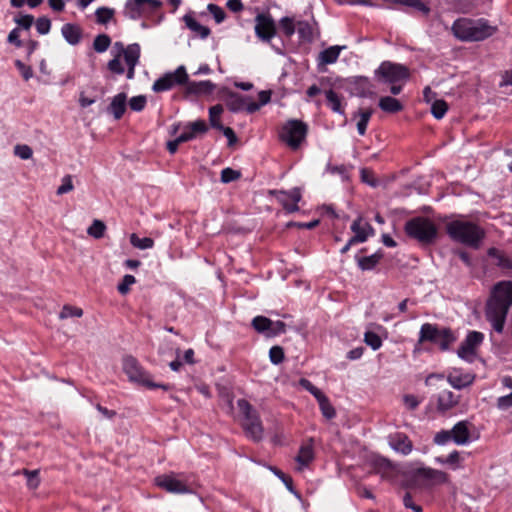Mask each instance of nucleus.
<instances>
[{
	"label": "nucleus",
	"mask_w": 512,
	"mask_h": 512,
	"mask_svg": "<svg viewBox=\"0 0 512 512\" xmlns=\"http://www.w3.org/2000/svg\"><path fill=\"white\" fill-rule=\"evenodd\" d=\"M83 315V310L81 308L71 306V305H64L60 314V319H67L69 317H81Z\"/></svg>",
	"instance_id": "nucleus-48"
},
{
	"label": "nucleus",
	"mask_w": 512,
	"mask_h": 512,
	"mask_svg": "<svg viewBox=\"0 0 512 512\" xmlns=\"http://www.w3.org/2000/svg\"><path fill=\"white\" fill-rule=\"evenodd\" d=\"M327 106L335 113L343 115L345 113L342 106V97L334 90L329 89L325 91Z\"/></svg>",
	"instance_id": "nucleus-31"
},
{
	"label": "nucleus",
	"mask_w": 512,
	"mask_h": 512,
	"mask_svg": "<svg viewBox=\"0 0 512 512\" xmlns=\"http://www.w3.org/2000/svg\"><path fill=\"white\" fill-rule=\"evenodd\" d=\"M378 106L382 111L391 114L398 113L404 108L398 99L391 96L381 97L379 99Z\"/></svg>",
	"instance_id": "nucleus-29"
},
{
	"label": "nucleus",
	"mask_w": 512,
	"mask_h": 512,
	"mask_svg": "<svg viewBox=\"0 0 512 512\" xmlns=\"http://www.w3.org/2000/svg\"><path fill=\"white\" fill-rule=\"evenodd\" d=\"M107 66L108 69L114 74L121 75L125 71L123 65L121 64L119 55H115L114 58L108 62Z\"/></svg>",
	"instance_id": "nucleus-60"
},
{
	"label": "nucleus",
	"mask_w": 512,
	"mask_h": 512,
	"mask_svg": "<svg viewBox=\"0 0 512 512\" xmlns=\"http://www.w3.org/2000/svg\"><path fill=\"white\" fill-rule=\"evenodd\" d=\"M61 33L64 39L70 45H77L82 39V29L77 24L66 23L61 28Z\"/></svg>",
	"instance_id": "nucleus-24"
},
{
	"label": "nucleus",
	"mask_w": 512,
	"mask_h": 512,
	"mask_svg": "<svg viewBox=\"0 0 512 512\" xmlns=\"http://www.w3.org/2000/svg\"><path fill=\"white\" fill-rule=\"evenodd\" d=\"M351 231L354 233V236L351 237L352 242L356 243H363L367 241V239L375 233V230L370 223L365 221L362 217H358L353 221Z\"/></svg>",
	"instance_id": "nucleus-19"
},
{
	"label": "nucleus",
	"mask_w": 512,
	"mask_h": 512,
	"mask_svg": "<svg viewBox=\"0 0 512 512\" xmlns=\"http://www.w3.org/2000/svg\"><path fill=\"white\" fill-rule=\"evenodd\" d=\"M307 133L308 125L305 122L291 119L282 126L279 137L282 142L295 150L306 139Z\"/></svg>",
	"instance_id": "nucleus-9"
},
{
	"label": "nucleus",
	"mask_w": 512,
	"mask_h": 512,
	"mask_svg": "<svg viewBox=\"0 0 512 512\" xmlns=\"http://www.w3.org/2000/svg\"><path fill=\"white\" fill-rule=\"evenodd\" d=\"M248 103L249 97L238 93H230L226 101L228 109L232 112L247 111Z\"/></svg>",
	"instance_id": "nucleus-28"
},
{
	"label": "nucleus",
	"mask_w": 512,
	"mask_h": 512,
	"mask_svg": "<svg viewBox=\"0 0 512 512\" xmlns=\"http://www.w3.org/2000/svg\"><path fill=\"white\" fill-rule=\"evenodd\" d=\"M269 193L275 196L287 213L299 211L298 203L302 199L301 190L299 188L295 187L290 191L271 190Z\"/></svg>",
	"instance_id": "nucleus-15"
},
{
	"label": "nucleus",
	"mask_w": 512,
	"mask_h": 512,
	"mask_svg": "<svg viewBox=\"0 0 512 512\" xmlns=\"http://www.w3.org/2000/svg\"><path fill=\"white\" fill-rule=\"evenodd\" d=\"M446 233L457 243L479 248L485 238V231L479 225L465 220H453L446 224Z\"/></svg>",
	"instance_id": "nucleus-3"
},
{
	"label": "nucleus",
	"mask_w": 512,
	"mask_h": 512,
	"mask_svg": "<svg viewBox=\"0 0 512 512\" xmlns=\"http://www.w3.org/2000/svg\"><path fill=\"white\" fill-rule=\"evenodd\" d=\"M447 380L452 387L462 389L473 383L474 376L469 373L461 374L459 371L454 370L449 373Z\"/></svg>",
	"instance_id": "nucleus-27"
},
{
	"label": "nucleus",
	"mask_w": 512,
	"mask_h": 512,
	"mask_svg": "<svg viewBox=\"0 0 512 512\" xmlns=\"http://www.w3.org/2000/svg\"><path fill=\"white\" fill-rule=\"evenodd\" d=\"M473 425L468 421H459L456 423L452 431V441L457 445H466L471 440L470 428Z\"/></svg>",
	"instance_id": "nucleus-20"
},
{
	"label": "nucleus",
	"mask_w": 512,
	"mask_h": 512,
	"mask_svg": "<svg viewBox=\"0 0 512 512\" xmlns=\"http://www.w3.org/2000/svg\"><path fill=\"white\" fill-rule=\"evenodd\" d=\"M296 29L300 39L303 41L311 42L313 40V28L309 22L298 21Z\"/></svg>",
	"instance_id": "nucleus-39"
},
{
	"label": "nucleus",
	"mask_w": 512,
	"mask_h": 512,
	"mask_svg": "<svg viewBox=\"0 0 512 512\" xmlns=\"http://www.w3.org/2000/svg\"><path fill=\"white\" fill-rule=\"evenodd\" d=\"M14 153L16 156L23 160L30 159L33 155V151L30 146L28 145H16L14 148Z\"/></svg>",
	"instance_id": "nucleus-58"
},
{
	"label": "nucleus",
	"mask_w": 512,
	"mask_h": 512,
	"mask_svg": "<svg viewBox=\"0 0 512 512\" xmlns=\"http://www.w3.org/2000/svg\"><path fill=\"white\" fill-rule=\"evenodd\" d=\"M317 401L325 418L332 419L336 416V411L326 395L321 396Z\"/></svg>",
	"instance_id": "nucleus-40"
},
{
	"label": "nucleus",
	"mask_w": 512,
	"mask_h": 512,
	"mask_svg": "<svg viewBox=\"0 0 512 512\" xmlns=\"http://www.w3.org/2000/svg\"><path fill=\"white\" fill-rule=\"evenodd\" d=\"M447 481V474L432 468H419L413 471L407 479L408 488H428L443 484Z\"/></svg>",
	"instance_id": "nucleus-7"
},
{
	"label": "nucleus",
	"mask_w": 512,
	"mask_h": 512,
	"mask_svg": "<svg viewBox=\"0 0 512 512\" xmlns=\"http://www.w3.org/2000/svg\"><path fill=\"white\" fill-rule=\"evenodd\" d=\"M313 459V440L310 439L308 442L301 445L299 452L295 458L296 462L299 464L298 470H302L304 467H307L313 461Z\"/></svg>",
	"instance_id": "nucleus-23"
},
{
	"label": "nucleus",
	"mask_w": 512,
	"mask_h": 512,
	"mask_svg": "<svg viewBox=\"0 0 512 512\" xmlns=\"http://www.w3.org/2000/svg\"><path fill=\"white\" fill-rule=\"evenodd\" d=\"M241 177V172L238 170H234L230 167L224 168L221 171V182L230 183L232 181H236Z\"/></svg>",
	"instance_id": "nucleus-51"
},
{
	"label": "nucleus",
	"mask_w": 512,
	"mask_h": 512,
	"mask_svg": "<svg viewBox=\"0 0 512 512\" xmlns=\"http://www.w3.org/2000/svg\"><path fill=\"white\" fill-rule=\"evenodd\" d=\"M140 53L141 49L138 43L128 45L123 54L126 64L137 65L139 62Z\"/></svg>",
	"instance_id": "nucleus-35"
},
{
	"label": "nucleus",
	"mask_w": 512,
	"mask_h": 512,
	"mask_svg": "<svg viewBox=\"0 0 512 512\" xmlns=\"http://www.w3.org/2000/svg\"><path fill=\"white\" fill-rule=\"evenodd\" d=\"M456 341L450 328H439L436 324L424 323L419 332L418 343L430 342L438 345L441 351H447Z\"/></svg>",
	"instance_id": "nucleus-6"
},
{
	"label": "nucleus",
	"mask_w": 512,
	"mask_h": 512,
	"mask_svg": "<svg viewBox=\"0 0 512 512\" xmlns=\"http://www.w3.org/2000/svg\"><path fill=\"white\" fill-rule=\"evenodd\" d=\"M127 96L125 93H119L113 97L108 112L111 113L116 120H119L126 111Z\"/></svg>",
	"instance_id": "nucleus-26"
},
{
	"label": "nucleus",
	"mask_w": 512,
	"mask_h": 512,
	"mask_svg": "<svg viewBox=\"0 0 512 512\" xmlns=\"http://www.w3.org/2000/svg\"><path fill=\"white\" fill-rule=\"evenodd\" d=\"M364 342L373 350H378L382 346V339L377 333L372 331H367L364 334Z\"/></svg>",
	"instance_id": "nucleus-47"
},
{
	"label": "nucleus",
	"mask_w": 512,
	"mask_h": 512,
	"mask_svg": "<svg viewBox=\"0 0 512 512\" xmlns=\"http://www.w3.org/2000/svg\"><path fill=\"white\" fill-rule=\"evenodd\" d=\"M448 110V104L444 100H434L431 105V113L436 119H442Z\"/></svg>",
	"instance_id": "nucleus-45"
},
{
	"label": "nucleus",
	"mask_w": 512,
	"mask_h": 512,
	"mask_svg": "<svg viewBox=\"0 0 512 512\" xmlns=\"http://www.w3.org/2000/svg\"><path fill=\"white\" fill-rule=\"evenodd\" d=\"M185 129H189L190 132H193L195 137L198 133H205L208 130V127L204 120H197L189 123Z\"/></svg>",
	"instance_id": "nucleus-56"
},
{
	"label": "nucleus",
	"mask_w": 512,
	"mask_h": 512,
	"mask_svg": "<svg viewBox=\"0 0 512 512\" xmlns=\"http://www.w3.org/2000/svg\"><path fill=\"white\" fill-rule=\"evenodd\" d=\"M223 112V107L221 104H216L209 109V121L213 128H222V123L220 121V116Z\"/></svg>",
	"instance_id": "nucleus-41"
},
{
	"label": "nucleus",
	"mask_w": 512,
	"mask_h": 512,
	"mask_svg": "<svg viewBox=\"0 0 512 512\" xmlns=\"http://www.w3.org/2000/svg\"><path fill=\"white\" fill-rule=\"evenodd\" d=\"M512 307V281L497 282L491 289L485 316L497 333H502L509 309Z\"/></svg>",
	"instance_id": "nucleus-1"
},
{
	"label": "nucleus",
	"mask_w": 512,
	"mask_h": 512,
	"mask_svg": "<svg viewBox=\"0 0 512 512\" xmlns=\"http://www.w3.org/2000/svg\"><path fill=\"white\" fill-rule=\"evenodd\" d=\"M130 243L141 250L150 249L154 246V240L150 237L140 238L135 233L130 236Z\"/></svg>",
	"instance_id": "nucleus-42"
},
{
	"label": "nucleus",
	"mask_w": 512,
	"mask_h": 512,
	"mask_svg": "<svg viewBox=\"0 0 512 512\" xmlns=\"http://www.w3.org/2000/svg\"><path fill=\"white\" fill-rule=\"evenodd\" d=\"M489 257L495 259V265L501 269L512 270V258L506 256L499 249L492 247L487 251Z\"/></svg>",
	"instance_id": "nucleus-30"
},
{
	"label": "nucleus",
	"mask_w": 512,
	"mask_h": 512,
	"mask_svg": "<svg viewBox=\"0 0 512 512\" xmlns=\"http://www.w3.org/2000/svg\"><path fill=\"white\" fill-rule=\"evenodd\" d=\"M390 446L397 452L408 455L413 449V443L409 437L404 433H395L390 436Z\"/></svg>",
	"instance_id": "nucleus-21"
},
{
	"label": "nucleus",
	"mask_w": 512,
	"mask_h": 512,
	"mask_svg": "<svg viewBox=\"0 0 512 512\" xmlns=\"http://www.w3.org/2000/svg\"><path fill=\"white\" fill-rule=\"evenodd\" d=\"M403 504L405 508L411 509L413 512H422V507L418 504H416L413 501L412 495L410 492H406L403 496Z\"/></svg>",
	"instance_id": "nucleus-63"
},
{
	"label": "nucleus",
	"mask_w": 512,
	"mask_h": 512,
	"mask_svg": "<svg viewBox=\"0 0 512 512\" xmlns=\"http://www.w3.org/2000/svg\"><path fill=\"white\" fill-rule=\"evenodd\" d=\"M22 473L27 478V485L31 489H36L40 484L39 470L23 469Z\"/></svg>",
	"instance_id": "nucleus-50"
},
{
	"label": "nucleus",
	"mask_w": 512,
	"mask_h": 512,
	"mask_svg": "<svg viewBox=\"0 0 512 512\" xmlns=\"http://www.w3.org/2000/svg\"><path fill=\"white\" fill-rule=\"evenodd\" d=\"M460 402V395L450 390H444L437 395L436 411L441 415L451 412Z\"/></svg>",
	"instance_id": "nucleus-18"
},
{
	"label": "nucleus",
	"mask_w": 512,
	"mask_h": 512,
	"mask_svg": "<svg viewBox=\"0 0 512 512\" xmlns=\"http://www.w3.org/2000/svg\"><path fill=\"white\" fill-rule=\"evenodd\" d=\"M237 406L243 416L241 426L245 435L254 442L261 441L264 428L257 410L245 399H239Z\"/></svg>",
	"instance_id": "nucleus-4"
},
{
	"label": "nucleus",
	"mask_w": 512,
	"mask_h": 512,
	"mask_svg": "<svg viewBox=\"0 0 512 512\" xmlns=\"http://www.w3.org/2000/svg\"><path fill=\"white\" fill-rule=\"evenodd\" d=\"M300 384L303 388L309 391L316 398V400L325 395L319 388H317L307 379H301Z\"/></svg>",
	"instance_id": "nucleus-61"
},
{
	"label": "nucleus",
	"mask_w": 512,
	"mask_h": 512,
	"mask_svg": "<svg viewBox=\"0 0 512 512\" xmlns=\"http://www.w3.org/2000/svg\"><path fill=\"white\" fill-rule=\"evenodd\" d=\"M135 282L136 279L133 275H125L122 281L117 286L118 292L122 295H126L130 291V286L133 285Z\"/></svg>",
	"instance_id": "nucleus-54"
},
{
	"label": "nucleus",
	"mask_w": 512,
	"mask_h": 512,
	"mask_svg": "<svg viewBox=\"0 0 512 512\" xmlns=\"http://www.w3.org/2000/svg\"><path fill=\"white\" fill-rule=\"evenodd\" d=\"M183 21L186 27L190 29L196 36H199L201 39H206L211 33L210 28L196 21V19L192 16L191 13L185 14L183 16Z\"/></svg>",
	"instance_id": "nucleus-25"
},
{
	"label": "nucleus",
	"mask_w": 512,
	"mask_h": 512,
	"mask_svg": "<svg viewBox=\"0 0 512 512\" xmlns=\"http://www.w3.org/2000/svg\"><path fill=\"white\" fill-rule=\"evenodd\" d=\"M74 188L71 175H65L62 178V184L57 189L58 195L66 194Z\"/></svg>",
	"instance_id": "nucleus-59"
},
{
	"label": "nucleus",
	"mask_w": 512,
	"mask_h": 512,
	"mask_svg": "<svg viewBox=\"0 0 512 512\" xmlns=\"http://www.w3.org/2000/svg\"><path fill=\"white\" fill-rule=\"evenodd\" d=\"M451 31L460 41L479 42L493 36L497 32V27L490 25L484 18L460 17L452 24Z\"/></svg>",
	"instance_id": "nucleus-2"
},
{
	"label": "nucleus",
	"mask_w": 512,
	"mask_h": 512,
	"mask_svg": "<svg viewBox=\"0 0 512 512\" xmlns=\"http://www.w3.org/2000/svg\"><path fill=\"white\" fill-rule=\"evenodd\" d=\"M186 85V94L188 95H208L211 94L215 89V84L210 80L204 81H187Z\"/></svg>",
	"instance_id": "nucleus-22"
},
{
	"label": "nucleus",
	"mask_w": 512,
	"mask_h": 512,
	"mask_svg": "<svg viewBox=\"0 0 512 512\" xmlns=\"http://www.w3.org/2000/svg\"><path fill=\"white\" fill-rule=\"evenodd\" d=\"M207 10L214 17L216 23H222L226 18V13L220 6L210 3L207 6Z\"/></svg>",
	"instance_id": "nucleus-52"
},
{
	"label": "nucleus",
	"mask_w": 512,
	"mask_h": 512,
	"mask_svg": "<svg viewBox=\"0 0 512 512\" xmlns=\"http://www.w3.org/2000/svg\"><path fill=\"white\" fill-rule=\"evenodd\" d=\"M342 47L340 46H330L329 48L323 50L319 54V64L328 65L335 63L339 57L340 51Z\"/></svg>",
	"instance_id": "nucleus-32"
},
{
	"label": "nucleus",
	"mask_w": 512,
	"mask_h": 512,
	"mask_svg": "<svg viewBox=\"0 0 512 512\" xmlns=\"http://www.w3.org/2000/svg\"><path fill=\"white\" fill-rule=\"evenodd\" d=\"M36 30L39 34L41 35H46L49 33L50 29H51V21L49 18L43 16V17H39L37 20H36Z\"/></svg>",
	"instance_id": "nucleus-55"
},
{
	"label": "nucleus",
	"mask_w": 512,
	"mask_h": 512,
	"mask_svg": "<svg viewBox=\"0 0 512 512\" xmlns=\"http://www.w3.org/2000/svg\"><path fill=\"white\" fill-rule=\"evenodd\" d=\"M252 327L258 333L264 334L266 337H269L270 329L272 326V320L265 316H256L253 318Z\"/></svg>",
	"instance_id": "nucleus-34"
},
{
	"label": "nucleus",
	"mask_w": 512,
	"mask_h": 512,
	"mask_svg": "<svg viewBox=\"0 0 512 512\" xmlns=\"http://www.w3.org/2000/svg\"><path fill=\"white\" fill-rule=\"evenodd\" d=\"M279 25L286 37H291L297 28V24H295L293 18L287 16L280 19Z\"/></svg>",
	"instance_id": "nucleus-46"
},
{
	"label": "nucleus",
	"mask_w": 512,
	"mask_h": 512,
	"mask_svg": "<svg viewBox=\"0 0 512 512\" xmlns=\"http://www.w3.org/2000/svg\"><path fill=\"white\" fill-rule=\"evenodd\" d=\"M375 75L379 81L394 84L406 82L409 79V69L402 64L384 61L376 69Z\"/></svg>",
	"instance_id": "nucleus-10"
},
{
	"label": "nucleus",
	"mask_w": 512,
	"mask_h": 512,
	"mask_svg": "<svg viewBox=\"0 0 512 512\" xmlns=\"http://www.w3.org/2000/svg\"><path fill=\"white\" fill-rule=\"evenodd\" d=\"M382 257H383V254L381 252H376L370 256L357 258V263H358L359 268L363 271L372 270L380 262Z\"/></svg>",
	"instance_id": "nucleus-33"
},
{
	"label": "nucleus",
	"mask_w": 512,
	"mask_h": 512,
	"mask_svg": "<svg viewBox=\"0 0 512 512\" xmlns=\"http://www.w3.org/2000/svg\"><path fill=\"white\" fill-rule=\"evenodd\" d=\"M483 340V333L470 331L460 344L457 350V355L467 362H473L477 356V349L482 344Z\"/></svg>",
	"instance_id": "nucleus-13"
},
{
	"label": "nucleus",
	"mask_w": 512,
	"mask_h": 512,
	"mask_svg": "<svg viewBox=\"0 0 512 512\" xmlns=\"http://www.w3.org/2000/svg\"><path fill=\"white\" fill-rule=\"evenodd\" d=\"M405 233L423 245L432 244L438 234L433 221L425 217H415L408 220L404 227Z\"/></svg>",
	"instance_id": "nucleus-5"
},
{
	"label": "nucleus",
	"mask_w": 512,
	"mask_h": 512,
	"mask_svg": "<svg viewBox=\"0 0 512 512\" xmlns=\"http://www.w3.org/2000/svg\"><path fill=\"white\" fill-rule=\"evenodd\" d=\"M189 80L186 68L181 65L172 72H167L158 78L152 86V90L156 93L165 92L176 86L185 85Z\"/></svg>",
	"instance_id": "nucleus-11"
},
{
	"label": "nucleus",
	"mask_w": 512,
	"mask_h": 512,
	"mask_svg": "<svg viewBox=\"0 0 512 512\" xmlns=\"http://www.w3.org/2000/svg\"><path fill=\"white\" fill-rule=\"evenodd\" d=\"M371 465V473L380 475L383 480L392 481L397 477L396 465L385 457L377 456L373 458Z\"/></svg>",
	"instance_id": "nucleus-16"
},
{
	"label": "nucleus",
	"mask_w": 512,
	"mask_h": 512,
	"mask_svg": "<svg viewBox=\"0 0 512 512\" xmlns=\"http://www.w3.org/2000/svg\"><path fill=\"white\" fill-rule=\"evenodd\" d=\"M111 44V39L107 34H99L93 41V48L98 53L105 52Z\"/></svg>",
	"instance_id": "nucleus-43"
},
{
	"label": "nucleus",
	"mask_w": 512,
	"mask_h": 512,
	"mask_svg": "<svg viewBox=\"0 0 512 512\" xmlns=\"http://www.w3.org/2000/svg\"><path fill=\"white\" fill-rule=\"evenodd\" d=\"M123 370L131 381L137 382L149 389L161 388L167 391L171 388L169 384L154 383L150 379V374L146 372L137 359L132 356H126L123 359Z\"/></svg>",
	"instance_id": "nucleus-8"
},
{
	"label": "nucleus",
	"mask_w": 512,
	"mask_h": 512,
	"mask_svg": "<svg viewBox=\"0 0 512 512\" xmlns=\"http://www.w3.org/2000/svg\"><path fill=\"white\" fill-rule=\"evenodd\" d=\"M271 99V92L270 91H260L258 93V102H255L249 98V103L247 107L248 113H254L258 111L263 105L267 104Z\"/></svg>",
	"instance_id": "nucleus-36"
},
{
	"label": "nucleus",
	"mask_w": 512,
	"mask_h": 512,
	"mask_svg": "<svg viewBox=\"0 0 512 512\" xmlns=\"http://www.w3.org/2000/svg\"><path fill=\"white\" fill-rule=\"evenodd\" d=\"M255 35L262 42H270L277 33L276 22L270 13H258L255 17Z\"/></svg>",
	"instance_id": "nucleus-14"
},
{
	"label": "nucleus",
	"mask_w": 512,
	"mask_h": 512,
	"mask_svg": "<svg viewBox=\"0 0 512 512\" xmlns=\"http://www.w3.org/2000/svg\"><path fill=\"white\" fill-rule=\"evenodd\" d=\"M155 483L158 487L170 493L184 494L189 492L186 483L176 478L173 474L160 475L155 478Z\"/></svg>",
	"instance_id": "nucleus-17"
},
{
	"label": "nucleus",
	"mask_w": 512,
	"mask_h": 512,
	"mask_svg": "<svg viewBox=\"0 0 512 512\" xmlns=\"http://www.w3.org/2000/svg\"><path fill=\"white\" fill-rule=\"evenodd\" d=\"M95 16L98 23L106 24L113 18L114 10L107 7H100L96 10Z\"/></svg>",
	"instance_id": "nucleus-49"
},
{
	"label": "nucleus",
	"mask_w": 512,
	"mask_h": 512,
	"mask_svg": "<svg viewBox=\"0 0 512 512\" xmlns=\"http://www.w3.org/2000/svg\"><path fill=\"white\" fill-rule=\"evenodd\" d=\"M15 22L19 27L28 30L34 23V17L30 14L22 15L19 18H15Z\"/></svg>",
	"instance_id": "nucleus-64"
},
{
	"label": "nucleus",
	"mask_w": 512,
	"mask_h": 512,
	"mask_svg": "<svg viewBox=\"0 0 512 512\" xmlns=\"http://www.w3.org/2000/svg\"><path fill=\"white\" fill-rule=\"evenodd\" d=\"M357 114L360 117L359 121L357 122V131H358L359 135L363 136L366 133L368 123L373 114V110L372 109H365V110L359 109Z\"/></svg>",
	"instance_id": "nucleus-37"
},
{
	"label": "nucleus",
	"mask_w": 512,
	"mask_h": 512,
	"mask_svg": "<svg viewBox=\"0 0 512 512\" xmlns=\"http://www.w3.org/2000/svg\"><path fill=\"white\" fill-rule=\"evenodd\" d=\"M355 90L361 97H367L372 94V84L366 77H358L355 80Z\"/></svg>",
	"instance_id": "nucleus-38"
},
{
	"label": "nucleus",
	"mask_w": 512,
	"mask_h": 512,
	"mask_svg": "<svg viewBox=\"0 0 512 512\" xmlns=\"http://www.w3.org/2000/svg\"><path fill=\"white\" fill-rule=\"evenodd\" d=\"M146 105V97L143 95L134 96L129 101V106L131 110L140 112L145 108Z\"/></svg>",
	"instance_id": "nucleus-57"
},
{
	"label": "nucleus",
	"mask_w": 512,
	"mask_h": 512,
	"mask_svg": "<svg viewBox=\"0 0 512 512\" xmlns=\"http://www.w3.org/2000/svg\"><path fill=\"white\" fill-rule=\"evenodd\" d=\"M106 230V225L101 220H94L91 226L87 229V233L89 236L94 237L95 239H100L104 236Z\"/></svg>",
	"instance_id": "nucleus-44"
},
{
	"label": "nucleus",
	"mask_w": 512,
	"mask_h": 512,
	"mask_svg": "<svg viewBox=\"0 0 512 512\" xmlns=\"http://www.w3.org/2000/svg\"><path fill=\"white\" fill-rule=\"evenodd\" d=\"M162 6L160 0H127L124 6V15L132 20L157 11Z\"/></svg>",
	"instance_id": "nucleus-12"
},
{
	"label": "nucleus",
	"mask_w": 512,
	"mask_h": 512,
	"mask_svg": "<svg viewBox=\"0 0 512 512\" xmlns=\"http://www.w3.org/2000/svg\"><path fill=\"white\" fill-rule=\"evenodd\" d=\"M269 358L270 361L275 365L282 363L285 358L283 348L281 346L271 347L269 350Z\"/></svg>",
	"instance_id": "nucleus-53"
},
{
	"label": "nucleus",
	"mask_w": 512,
	"mask_h": 512,
	"mask_svg": "<svg viewBox=\"0 0 512 512\" xmlns=\"http://www.w3.org/2000/svg\"><path fill=\"white\" fill-rule=\"evenodd\" d=\"M449 441H452L451 430H441L434 437V442L438 445H445Z\"/></svg>",
	"instance_id": "nucleus-62"
}]
</instances>
